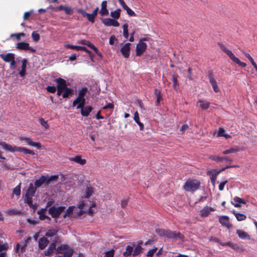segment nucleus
<instances>
[{
	"label": "nucleus",
	"instance_id": "c03bdc74",
	"mask_svg": "<svg viewBox=\"0 0 257 257\" xmlns=\"http://www.w3.org/2000/svg\"><path fill=\"white\" fill-rule=\"evenodd\" d=\"M123 28V36L125 39H127L128 37V25L127 24H124L122 26Z\"/></svg>",
	"mask_w": 257,
	"mask_h": 257
},
{
	"label": "nucleus",
	"instance_id": "774afa93",
	"mask_svg": "<svg viewBox=\"0 0 257 257\" xmlns=\"http://www.w3.org/2000/svg\"><path fill=\"white\" fill-rule=\"evenodd\" d=\"M128 201L127 200L124 199L122 200L121 202V206L122 208H124L127 204Z\"/></svg>",
	"mask_w": 257,
	"mask_h": 257
},
{
	"label": "nucleus",
	"instance_id": "69168bd1",
	"mask_svg": "<svg viewBox=\"0 0 257 257\" xmlns=\"http://www.w3.org/2000/svg\"><path fill=\"white\" fill-rule=\"evenodd\" d=\"M134 120L136 123H138L140 121L139 115V113L137 111H136L134 114Z\"/></svg>",
	"mask_w": 257,
	"mask_h": 257
},
{
	"label": "nucleus",
	"instance_id": "13d9d810",
	"mask_svg": "<svg viewBox=\"0 0 257 257\" xmlns=\"http://www.w3.org/2000/svg\"><path fill=\"white\" fill-rule=\"evenodd\" d=\"M39 122L45 128H49V125L47 123V121L44 120L43 118H41V119H39Z\"/></svg>",
	"mask_w": 257,
	"mask_h": 257
},
{
	"label": "nucleus",
	"instance_id": "f257e3e1",
	"mask_svg": "<svg viewBox=\"0 0 257 257\" xmlns=\"http://www.w3.org/2000/svg\"><path fill=\"white\" fill-rule=\"evenodd\" d=\"M86 206L89 207L88 213L89 214H92L93 213V211L92 208L95 206V202H90L89 204L86 205L84 201H82L79 203L77 207L71 206L68 207L66 213L63 216V217L66 218L67 216L71 217H76L77 216L81 215L84 212L83 209Z\"/></svg>",
	"mask_w": 257,
	"mask_h": 257
},
{
	"label": "nucleus",
	"instance_id": "bb28decb",
	"mask_svg": "<svg viewBox=\"0 0 257 257\" xmlns=\"http://www.w3.org/2000/svg\"><path fill=\"white\" fill-rule=\"evenodd\" d=\"M107 7V2L104 1L102 2L101 5V10L99 13L101 16H106L108 14V11L106 8Z\"/></svg>",
	"mask_w": 257,
	"mask_h": 257
},
{
	"label": "nucleus",
	"instance_id": "39448f33",
	"mask_svg": "<svg viewBox=\"0 0 257 257\" xmlns=\"http://www.w3.org/2000/svg\"><path fill=\"white\" fill-rule=\"evenodd\" d=\"M200 185V182L197 179H188L183 186L184 189L188 192H195Z\"/></svg>",
	"mask_w": 257,
	"mask_h": 257
},
{
	"label": "nucleus",
	"instance_id": "cd10ccee",
	"mask_svg": "<svg viewBox=\"0 0 257 257\" xmlns=\"http://www.w3.org/2000/svg\"><path fill=\"white\" fill-rule=\"evenodd\" d=\"M56 249V244L54 242L52 243L48 249L44 251V254L46 256H49L52 254Z\"/></svg>",
	"mask_w": 257,
	"mask_h": 257
},
{
	"label": "nucleus",
	"instance_id": "e433bc0d",
	"mask_svg": "<svg viewBox=\"0 0 257 257\" xmlns=\"http://www.w3.org/2000/svg\"><path fill=\"white\" fill-rule=\"evenodd\" d=\"M88 89L86 87H83L79 90L78 96L77 97L85 98L84 96L86 95Z\"/></svg>",
	"mask_w": 257,
	"mask_h": 257
},
{
	"label": "nucleus",
	"instance_id": "412c9836",
	"mask_svg": "<svg viewBox=\"0 0 257 257\" xmlns=\"http://www.w3.org/2000/svg\"><path fill=\"white\" fill-rule=\"evenodd\" d=\"M243 151V149H241L240 147L234 146L226 150H225L222 152V154L223 155H227L229 154H232V153H235L238 152H240Z\"/></svg>",
	"mask_w": 257,
	"mask_h": 257
},
{
	"label": "nucleus",
	"instance_id": "473e14b6",
	"mask_svg": "<svg viewBox=\"0 0 257 257\" xmlns=\"http://www.w3.org/2000/svg\"><path fill=\"white\" fill-rule=\"evenodd\" d=\"M233 214L235 216L236 219L238 221H243L246 219V216L245 214L239 212H237L236 211L233 210Z\"/></svg>",
	"mask_w": 257,
	"mask_h": 257
},
{
	"label": "nucleus",
	"instance_id": "8fccbe9b",
	"mask_svg": "<svg viewBox=\"0 0 257 257\" xmlns=\"http://www.w3.org/2000/svg\"><path fill=\"white\" fill-rule=\"evenodd\" d=\"M8 243L0 244V252H6L8 249Z\"/></svg>",
	"mask_w": 257,
	"mask_h": 257
},
{
	"label": "nucleus",
	"instance_id": "052dcab7",
	"mask_svg": "<svg viewBox=\"0 0 257 257\" xmlns=\"http://www.w3.org/2000/svg\"><path fill=\"white\" fill-rule=\"evenodd\" d=\"M78 43L82 45H87L89 47L90 45L91 44L89 41L85 40H80L78 42Z\"/></svg>",
	"mask_w": 257,
	"mask_h": 257
},
{
	"label": "nucleus",
	"instance_id": "58836bf2",
	"mask_svg": "<svg viewBox=\"0 0 257 257\" xmlns=\"http://www.w3.org/2000/svg\"><path fill=\"white\" fill-rule=\"evenodd\" d=\"M171 80L173 82V86L174 88L177 90L179 89V83H178L177 77L176 75H173Z\"/></svg>",
	"mask_w": 257,
	"mask_h": 257
},
{
	"label": "nucleus",
	"instance_id": "393cba45",
	"mask_svg": "<svg viewBox=\"0 0 257 257\" xmlns=\"http://www.w3.org/2000/svg\"><path fill=\"white\" fill-rule=\"evenodd\" d=\"M49 240L46 237H42L39 240V247L41 249H44L48 245Z\"/></svg>",
	"mask_w": 257,
	"mask_h": 257
},
{
	"label": "nucleus",
	"instance_id": "b1692460",
	"mask_svg": "<svg viewBox=\"0 0 257 257\" xmlns=\"http://www.w3.org/2000/svg\"><path fill=\"white\" fill-rule=\"evenodd\" d=\"M81 109V114L83 116H88L89 113L91 112L93 108L90 106H84Z\"/></svg>",
	"mask_w": 257,
	"mask_h": 257
},
{
	"label": "nucleus",
	"instance_id": "5fc2aeb1",
	"mask_svg": "<svg viewBox=\"0 0 257 257\" xmlns=\"http://www.w3.org/2000/svg\"><path fill=\"white\" fill-rule=\"evenodd\" d=\"M114 253V250L113 249H111L105 252L104 257H113Z\"/></svg>",
	"mask_w": 257,
	"mask_h": 257
},
{
	"label": "nucleus",
	"instance_id": "09e8293b",
	"mask_svg": "<svg viewBox=\"0 0 257 257\" xmlns=\"http://www.w3.org/2000/svg\"><path fill=\"white\" fill-rule=\"evenodd\" d=\"M167 230L164 229L158 228L156 229V232L160 236L166 237Z\"/></svg>",
	"mask_w": 257,
	"mask_h": 257
},
{
	"label": "nucleus",
	"instance_id": "ea45409f",
	"mask_svg": "<svg viewBox=\"0 0 257 257\" xmlns=\"http://www.w3.org/2000/svg\"><path fill=\"white\" fill-rule=\"evenodd\" d=\"M133 253V247L131 245H127L126 246L125 251L123 252V254L124 256H127Z\"/></svg>",
	"mask_w": 257,
	"mask_h": 257
},
{
	"label": "nucleus",
	"instance_id": "4d7b16f0",
	"mask_svg": "<svg viewBox=\"0 0 257 257\" xmlns=\"http://www.w3.org/2000/svg\"><path fill=\"white\" fill-rule=\"evenodd\" d=\"M46 89L50 93H55L56 91V87L54 86H48Z\"/></svg>",
	"mask_w": 257,
	"mask_h": 257
},
{
	"label": "nucleus",
	"instance_id": "603ef678",
	"mask_svg": "<svg viewBox=\"0 0 257 257\" xmlns=\"http://www.w3.org/2000/svg\"><path fill=\"white\" fill-rule=\"evenodd\" d=\"M32 37L33 40L35 42H38L40 38V35L36 32H33L32 33Z\"/></svg>",
	"mask_w": 257,
	"mask_h": 257
},
{
	"label": "nucleus",
	"instance_id": "f3484780",
	"mask_svg": "<svg viewBox=\"0 0 257 257\" xmlns=\"http://www.w3.org/2000/svg\"><path fill=\"white\" fill-rule=\"evenodd\" d=\"M166 237L171 239L181 238L182 234L177 231H173L170 230H167Z\"/></svg>",
	"mask_w": 257,
	"mask_h": 257
},
{
	"label": "nucleus",
	"instance_id": "6ab92c4d",
	"mask_svg": "<svg viewBox=\"0 0 257 257\" xmlns=\"http://www.w3.org/2000/svg\"><path fill=\"white\" fill-rule=\"evenodd\" d=\"M65 47L67 48L74 49L77 51H84L87 52L90 56L91 55V52L88 50L86 47L80 46H74L70 44H66Z\"/></svg>",
	"mask_w": 257,
	"mask_h": 257
},
{
	"label": "nucleus",
	"instance_id": "20e7f679",
	"mask_svg": "<svg viewBox=\"0 0 257 257\" xmlns=\"http://www.w3.org/2000/svg\"><path fill=\"white\" fill-rule=\"evenodd\" d=\"M36 191V188L34 186L33 183H30L29 188L25 195V201L29 206L34 209L37 208V205L32 203V197L34 196Z\"/></svg>",
	"mask_w": 257,
	"mask_h": 257
},
{
	"label": "nucleus",
	"instance_id": "4be33fe9",
	"mask_svg": "<svg viewBox=\"0 0 257 257\" xmlns=\"http://www.w3.org/2000/svg\"><path fill=\"white\" fill-rule=\"evenodd\" d=\"M55 81L57 83V88L64 89L67 88L66 81L61 78H57Z\"/></svg>",
	"mask_w": 257,
	"mask_h": 257
},
{
	"label": "nucleus",
	"instance_id": "aec40b11",
	"mask_svg": "<svg viewBox=\"0 0 257 257\" xmlns=\"http://www.w3.org/2000/svg\"><path fill=\"white\" fill-rule=\"evenodd\" d=\"M69 160L81 165H83L86 163V160L83 158L80 155H77L74 157L70 158Z\"/></svg>",
	"mask_w": 257,
	"mask_h": 257
},
{
	"label": "nucleus",
	"instance_id": "7c9ffc66",
	"mask_svg": "<svg viewBox=\"0 0 257 257\" xmlns=\"http://www.w3.org/2000/svg\"><path fill=\"white\" fill-rule=\"evenodd\" d=\"M27 67V60L24 59L22 60V69L19 72V74L21 77H24L26 74V70Z\"/></svg>",
	"mask_w": 257,
	"mask_h": 257
},
{
	"label": "nucleus",
	"instance_id": "ddd939ff",
	"mask_svg": "<svg viewBox=\"0 0 257 257\" xmlns=\"http://www.w3.org/2000/svg\"><path fill=\"white\" fill-rule=\"evenodd\" d=\"M246 203V201L244 199L237 196L234 197L231 201V204L235 207H240L241 204H245Z\"/></svg>",
	"mask_w": 257,
	"mask_h": 257
},
{
	"label": "nucleus",
	"instance_id": "de8ad7c7",
	"mask_svg": "<svg viewBox=\"0 0 257 257\" xmlns=\"http://www.w3.org/2000/svg\"><path fill=\"white\" fill-rule=\"evenodd\" d=\"M89 48H90L91 49H92V50H94V51L95 52V53L99 56L100 57V58H102V54L98 51V50L97 49V48L92 44H91V45H90L89 46Z\"/></svg>",
	"mask_w": 257,
	"mask_h": 257
},
{
	"label": "nucleus",
	"instance_id": "f03ea898",
	"mask_svg": "<svg viewBox=\"0 0 257 257\" xmlns=\"http://www.w3.org/2000/svg\"><path fill=\"white\" fill-rule=\"evenodd\" d=\"M0 146L5 151H9L12 153L15 152H23L25 154H31L32 155H34L35 154L33 151H31L30 150L23 147L12 146L2 141H0Z\"/></svg>",
	"mask_w": 257,
	"mask_h": 257
},
{
	"label": "nucleus",
	"instance_id": "c9c22d12",
	"mask_svg": "<svg viewBox=\"0 0 257 257\" xmlns=\"http://www.w3.org/2000/svg\"><path fill=\"white\" fill-rule=\"evenodd\" d=\"M198 102L200 103V106L202 109H207L210 106V103L206 101L199 100Z\"/></svg>",
	"mask_w": 257,
	"mask_h": 257
},
{
	"label": "nucleus",
	"instance_id": "72a5a7b5",
	"mask_svg": "<svg viewBox=\"0 0 257 257\" xmlns=\"http://www.w3.org/2000/svg\"><path fill=\"white\" fill-rule=\"evenodd\" d=\"M63 91H64L62 94V97L63 98L68 97L69 96L72 95L73 93V90L68 87L64 89Z\"/></svg>",
	"mask_w": 257,
	"mask_h": 257
},
{
	"label": "nucleus",
	"instance_id": "3c124183",
	"mask_svg": "<svg viewBox=\"0 0 257 257\" xmlns=\"http://www.w3.org/2000/svg\"><path fill=\"white\" fill-rule=\"evenodd\" d=\"M157 249V247H154L153 248L149 250L147 252L146 255L148 257H152L154 255V253L156 252Z\"/></svg>",
	"mask_w": 257,
	"mask_h": 257
},
{
	"label": "nucleus",
	"instance_id": "5701e85b",
	"mask_svg": "<svg viewBox=\"0 0 257 257\" xmlns=\"http://www.w3.org/2000/svg\"><path fill=\"white\" fill-rule=\"evenodd\" d=\"M208 78L214 91L215 92H219L220 91V89L219 88L217 85V82L214 79L213 77L211 75H210L209 76Z\"/></svg>",
	"mask_w": 257,
	"mask_h": 257
},
{
	"label": "nucleus",
	"instance_id": "a19ab883",
	"mask_svg": "<svg viewBox=\"0 0 257 257\" xmlns=\"http://www.w3.org/2000/svg\"><path fill=\"white\" fill-rule=\"evenodd\" d=\"M208 158L210 160L215 161L216 162H221L223 161L222 157H219L218 156L209 155Z\"/></svg>",
	"mask_w": 257,
	"mask_h": 257
},
{
	"label": "nucleus",
	"instance_id": "4c0bfd02",
	"mask_svg": "<svg viewBox=\"0 0 257 257\" xmlns=\"http://www.w3.org/2000/svg\"><path fill=\"white\" fill-rule=\"evenodd\" d=\"M155 93L157 97L156 103L159 105L162 100V95L161 94V91L158 89L155 90Z\"/></svg>",
	"mask_w": 257,
	"mask_h": 257
},
{
	"label": "nucleus",
	"instance_id": "1a4fd4ad",
	"mask_svg": "<svg viewBox=\"0 0 257 257\" xmlns=\"http://www.w3.org/2000/svg\"><path fill=\"white\" fill-rule=\"evenodd\" d=\"M147 47V44L141 40L136 46V55L141 56L145 51Z\"/></svg>",
	"mask_w": 257,
	"mask_h": 257
},
{
	"label": "nucleus",
	"instance_id": "79ce46f5",
	"mask_svg": "<svg viewBox=\"0 0 257 257\" xmlns=\"http://www.w3.org/2000/svg\"><path fill=\"white\" fill-rule=\"evenodd\" d=\"M142 251V247L140 245H138L134 249H133V256H135L139 254Z\"/></svg>",
	"mask_w": 257,
	"mask_h": 257
},
{
	"label": "nucleus",
	"instance_id": "2eb2a0df",
	"mask_svg": "<svg viewBox=\"0 0 257 257\" xmlns=\"http://www.w3.org/2000/svg\"><path fill=\"white\" fill-rule=\"evenodd\" d=\"M215 210L214 207H208L207 206H205L200 211V215L201 217H205L208 216L211 212Z\"/></svg>",
	"mask_w": 257,
	"mask_h": 257
},
{
	"label": "nucleus",
	"instance_id": "bf43d9fd",
	"mask_svg": "<svg viewBox=\"0 0 257 257\" xmlns=\"http://www.w3.org/2000/svg\"><path fill=\"white\" fill-rule=\"evenodd\" d=\"M219 173V172H216V174H212V176L211 177V181L213 186H215V181L216 180V178L217 177V176Z\"/></svg>",
	"mask_w": 257,
	"mask_h": 257
},
{
	"label": "nucleus",
	"instance_id": "37998d69",
	"mask_svg": "<svg viewBox=\"0 0 257 257\" xmlns=\"http://www.w3.org/2000/svg\"><path fill=\"white\" fill-rule=\"evenodd\" d=\"M57 232L58 230L56 229H50L46 232L45 235L47 237H52L56 235Z\"/></svg>",
	"mask_w": 257,
	"mask_h": 257
},
{
	"label": "nucleus",
	"instance_id": "680f3d73",
	"mask_svg": "<svg viewBox=\"0 0 257 257\" xmlns=\"http://www.w3.org/2000/svg\"><path fill=\"white\" fill-rule=\"evenodd\" d=\"M64 11H65V13L68 15L71 14L73 12L72 8L70 7H64Z\"/></svg>",
	"mask_w": 257,
	"mask_h": 257
},
{
	"label": "nucleus",
	"instance_id": "c756f323",
	"mask_svg": "<svg viewBox=\"0 0 257 257\" xmlns=\"http://www.w3.org/2000/svg\"><path fill=\"white\" fill-rule=\"evenodd\" d=\"M47 209L46 208L42 209L41 210L38 211V214L39 215V218L40 220H43L46 218L50 220V218L46 215Z\"/></svg>",
	"mask_w": 257,
	"mask_h": 257
},
{
	"label": "nucleus",
	"instance_id": "0eeeda50",
	"mask_svg": "<svg viewBox=\"0 0 257 257\" xmlns=\"http://www.w3.org/2000/svg\"><path fill=\"white\" fill-rule=\"evenodd\" d=\"M58 178V176L54 175L51 176L49 177H46L44 176H42L39 179L36 180L35 182V186L37 188L38 187H40L45 182L49 183L52 180L56 179Z\"/></svg>",
	"mask_w": 257,
	"mask_h": 257
},
{
	"label": "nucleus",
	"instance_id": "864d4df0",
	"mask_svg": "<svg viewBox=\"0 0 257 257\" xmlns=\"http://www.w3.org/2000/svg\"><path fill=\"white\" fill-rule=\"evenodd\" d=\"M189 126L187 124H184L180 128V131L182 134L185 133L186 131L189 130Z\"/></svg>",
	"mask_w": 257,
	"mask_h": 257
},
{
	"label": "nucleus",
	"instance_id": "a211bd4d",
	"mask_svg": "<svg viewBox=\"0 0 257 257\" xmlns=\"http://www.w3.org/2000/svg\"><path fill=\"white\" fill-rule=\"evenodd\" d=\"M219 221L223 226L226 227L228 229L232 227V225L229 222V217L227 216L223 215L220 216Z\"/></svg>",
	"mask_w": 257,
	"mask_h": 257
},
{
	"label": "nucleus",
	"instance_id": "f704fd0d",
	"mask_svg": "<svg viewBox=\"0 0 257 257\" xmlns=\"http://www.w3.org/2000/svg\"><path fill=\"white\" fill-rule=\"evenodd\" d=\"M217 137H224L226 139L231 138V136L225 133V130L222 127H219L217 134Z\"/></svg>",
	"mask_w": 257,
	"mask_h": 257
},
{
	"label": "nucleus",
	"instance_id": "a878e982",
	"mask_svg": "<svg viewBox=\"0 0 257 257\" xmlns=\"http://www.w3.org/2000/svg\"><path fill=\"white\" fill-rule=\"evenodd\" d=\"M98 10H99L98 7H96L95 9V10L93 11L92 14H87L86 17L89 21L91 22L92 23H94V19L97 15Z\"/></svg>",
	"mask_w": 257,
	"mask_h": 257
},
{
	"label": "nucleus",
	"instance_id": "0e129e2a",
	"mask_svg": "<svg viewBox=\"0 0 257 257\" xmlns=\"http://www.w3.org/2000/svg\"><path fill=\"white\" fill-rule=\"evenodd\" d=\"M117 41V39L115 38L114 36H111L109 40V43L110 45H113L115 41Z\"/></svg>",
	"mask_w": 257,
	"mask_h": 257
},
{
	"label": "nucleus",
	"instance_id": "6e6552de",
	"mask_svg": "<svg viewBox=\"0 0 257 257\" xmlns=\"http://www.w3.org/2000/svg\"><path fill=\"white\" fill-rule=\"evenodd\" d=\"M65 207H52L49 209V213L52 217H58L61 213L64 210Z\"/></svg>",
	"mask_w": 257,
	"mask_h": 257
},
{
	"label": "nucleus",
	"instance_id": "e2e57ef3",
	"mask_svg": "<svg viewBox=\"0 0 257 257\" xmlns=\"http://www.w3.org/2000/svg\"><path fill=\"white\" fill-rule=\"evenodd\" d=\"M228 182L227 180H224L221 182L218 186L219 190L220 191H222L224 189V186L225 184Z\"/></svg>",
	"mask_w": 257,
	"mask_h": 257
},
{
	"label": "nucleus",
	"instance_id": "423d86ee",
	"mask_svg": "<svg viewBox=\"0 0 257 257\" xmlns=\"http://www.w3.org/2000/svg\"><path fill=\"white\" fill-rule=\"evenodd\" d=\"M0 57L6 62L10 63V68L15 69L16 68V61L15 54L12 53H9L6 54H1Z\"/></svg>",
	"mask_w": 257,
	"mask_h": 257
},
{
	"label": "nucleus",
	"instance_id": "338daca9",
	"mask_svg": "<svg viewBox=\"0 0 257 257\" xmlns=\"http://www.w3.org/2000/svg\"><path fill=\"white\" fill-rule=\"evenodd\" d=\"M119 4L125 10L128 6L125 4L123 0H118Z\"/></svg>",
	"mask_w": 257,
	"mask_h": 257
},
{
	"label": "nucleus",
	"instance_id": "9d476101",
	"mask_svg": "<svg viewBox=\"0 0 257 257\" xmlns=\"http://www.w3.org/2000/svg\"><path fill=\"white\" fill-rule=\"evenodd\" d=\"M16 48L19 50H29L31 52H35L36 50L33 48L29 46V44L26 42H20L17 44Z\"/></svg>",
	"mask_w": 257,
	"mask_h": 257
},
{
	"label": "nucleus",
	"instance_id": "9b49d317",
	"mask_svg": "<svg viewBox=\"0 0 257 257\" xmlns=\"http://www.w3.org/2000/svg\"><path fill=\"white\" fill-rule=\"evenodd\" d=\"M21 140L25 141V142L28 145L32 147L36 148L38 149H40L41 148V145L39 142H34L30 138L23 137L22 138Z\"/></svg>",
	"mask_w": 257,
	"mask_h": 257
},
{
	"label": "nucleus",
	"instance_id": "a18cd8bd",
	"mask_svg": "<svg viewBox=\"0 0 257 257\" xmlns=\"http://www.w3.org/2000/svg\"><path fill=\"white\" fill-rule=\"evenodd\" d=\"M120 11L119 9L116 10L110 13V16L113 18L118 19L120 17Z\"/></svg>",
	"mask_w": 257,
	"mask_h": 257
},
{
	"label": "nucleus",
	"instance_id": "6e6d98bb",
	"mask_svg": "<svg viewBox=\"0 0 257 257\" xmlns=\"http://www.w3.org/2000/svg\"><path fill=\"white\" fill-rule=\"evenodd\" d=\"M125 10H126V11L127 12V14L130 16H131V17H135V16H136V15L135 13L132 10H131L128 7H127L125 9Z\"/></svg>",
	"mask_w": 257,
	"mask_h": 257
},
{
	"label": "nucleus",
	"instance_id": "2f4dec72",
	"mask_svg": "<svg viewBox=\"0 0 257 257\" xmlns=\"http://www.w3.org/2000/svg\"><path fill=\"white\" fill-rule=\"evenodd\" d=\"M236 233L238 234L239 237L241 239H250V236L248 234V233L242 230L237 229Z\"/></svg>",
	"mask_w": 257,
	"mask_h": 257
},
{
	"label": "nucleus",
	"instance_id": "49530a36",
	"mask_svg": "<svg viewBox=\"0 0 257 257\" xmlns=\"http://www.w3.org/2000/svg\"><path fill=\"white\" fill-rule=\"evenodd\" d=\"M13 193L17 196H20L21 194V183L15 187L13 189Z\"/></svg>",
	"mask_w": 257,
	"mask_h": 257
},
{
	"label": "nucleus",
	"instance_id": "7ed1b4c3",
	"mask_svg": "<svg viewBox=\"0 0 257 257\" xmlns=\"http://www.w3.org/2000/svg\"><path fill=\"white\" fill-rule=\"evenodd\" d=\"M218 46L221 50L224 52L233 62L237 64L239 66L242 67H245L246 66V63L241 62L237 57L234 55L232 51L229 50L224 44L221 43H219Z\"/></svg>",
	"mask_w": 257,
	"mask_h": 257
},
{
	"label": "nucleus",
	"instance_id": "f8f14e48",
	"mask_svg": "<svg viewBox=\"0 0 257 257\" xmlns=\"http://www.w3.org/2000/svg\"><path fill=\"white\" fill-rule=\"evenodd\" d=\"M102 22L105 26L108 27L113 26L116 27L119 26V24L117 21L110 18H104L102 20Z\"/></svg>",
	"mask_w": 257,
	"mask_h": 257
},
{
	"label": "nucleus",
	"instance_id": "dca6fc26",
	"mask_svg": "<svg viewBox=\"0 0 257 257\" xmlns=\"http://www.w3.org/2000/svg\"><path fill=\"white\" fill-rule=\"evenodd\" d=\"M131 44L129 43L125 44L120 49L122 55L125 58H128L130 56Z\"/></svg>",
	"mask_w": 257,
	"mask_h": 257
},
{
	"label": "nucleus",
	"instance_id": "4468645a",
	"mask_svg": "<svg viewBox=\"0 0 257 257\" xmlns=\"http://www.w3.org/2000/svg\"><path fill=\"white\" fill-rule=\"evenodd\" d=\"M85 98L77 97L73 101L72 105L76 106L77 109H80L85 105Z\"/></svg>",
	"mask_w": 257,
	"mask_h": 257
},
{
	"label": "nucleus",
	"instance_id": "c85d7f7f",
	"mask_svg": "<svg viewBox=\"0 0 257 257\" xmlns=\"http://www.w3.org/2000/svg\"><path fill=\"white\" fill-rule=\"evenodd\" d=\"M94 193V189L92 187L90 186H86L84 192V196L86 198H88Z\"/></svg>",
	"mask_w": 257,
	"mask_h": 257
}]
</instances>
